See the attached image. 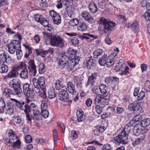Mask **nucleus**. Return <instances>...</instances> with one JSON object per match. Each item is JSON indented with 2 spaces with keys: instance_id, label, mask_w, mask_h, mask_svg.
I'll use <instances>...</instances> for the list:
<instances>
[{
  "instance_id": "obj_31",
  "label": "nucleus",
  "mask_w": 150,
  "mask_h": 150,
  "mask_svg": "<svg viewBox=\"0 0 150 150\" xmlns=\"http://www.w3.org/2000/svg\"><path fill=\"white\" fill-rule=\"evenodd\" d=\"M8 63L7 56L5 53H2L0 55V64Z\"/></svg>"
},
{
  "instance_id": "obj_57",
  "label": "nucleus",
  "mask_w": 150,
  "mask_h": 150,
  "mask_svg": "<svg viewBox=\"0 0 150 150\" xmlns=\"http://www.w3.org/2000/svg\"><path fill=\"white\" fill-rule=\"evenodd\" d=\"M41 115H42L45 118H47V117L49 115V112L48 111L46 110H41Z\"/></svg>"
},
{
  "instance_id": "obj_33",
  "label": "nucleus",
  "mask_w": 150,
  "mask_h": 150,
  "mask_svg": "<svg viewBox=\"0 0 150 150\" xmlns=\"http://www.w3.org/2000/svg\"><path fill=\"white\" fill-rule=\"evenodd\" d=\"M86 66L87 68L91 69V67H94L96 65L95 61H94L91 58L86 62Z\"/></svg>"
},
{
  "instance_id": "obj_48",
  "label": "nucleus",
  "mask_w": 150,
  "mask_h": 150,
  "mask_svg": "<svg viewBox=\"0 0 150 150\" xmlns=\"http://www.w3.org/2000/svg\"><path fill=\"white\" fill-rule=\"evenodd\" d=\"M122 63V64L120 65L121 67H120V68H119L117 67V66H116V67L117 69V71H118V70H119L120 71H123L124 69H125V66L124 64V62L123 61L122 59H120L118 62V64H119L120 63Z\"/></svg>"
},
{
  "instance_id": "obj_49",
  "label": "nucleus",
  "mask_w": 150,
  "mask_h": 150,
  "mask_svg": "<svg viewBox=\"0 0 150 150\" xmlns=\"http://www.w3.org/2000/svg\"><path fill=\"white\" fill-rule=\"evenodd\" d=\"M14 67H16L17 68V70L18 71L20 69H24L26 68V64L23 62H20L18 65Z\"/></svg>"
},
{
  "instance_id": "obj_41",
  "label": "nucleus",
  "mask_w": 150,
  "mask_h": 150,
  "mask_svg": "<svg viewBox=\"0 0 150 150\" xmlns=\"http://www.w3.org/2000/svg\"><path fill=\"white\" fill-rule=\"evenodd\" d=\"M79 22V20L77 18H75L70 20L69 22V23L70 25L74 26L78 25Z\"/></svg>"
},
{
  "instance_id": "obj_50",
  "label": "nucleus",
  "mask_w": 150,
  "mask_h": 150,
  "mask_svg": "<svg viewBox=\"0 0 150 150\" xmlns=\"http://www.w3.org/2000/svg\"><path fill=\"white\" fill-rule=\"evenodd\" d=\"M21 142L19 139H17L16 142H14L13 145V148L16 149H20L21 147Z\"/></svg>"
},
{
  "instance_id": "obj_61",
  "label": "nucleus",
  "mask_w": 150,
  "mask_h": 150,
  "mask_svg": "<svg viewBox=\"0 0 150 150\" xmlns=\"http://www.w3.org/2000/svg\"><path fill=\"white\" fill-rule=\"evenodd\" d=\"M34 87L33 90V93L35 91L36 93H38L40 91V88L41 89V87L39 85H37V86L34 85Z\"/></svg>"
},
{
  "instance_id": "obj_32",
  "label": "nucleus",
  "mask_w": 150,
  "mask_h": 150,
  "mask_svg": "<svg viewBox=\"0 0 150 150\" xmlns=\"http://www.w3.org/2000/svg\"><path fill=\"white\" fill-rule=\"evenodd\" d=\"M25 111H31L32 110L36 108V106L34 103H31L30 105L28 104H26L25 105Z\"/></svg>"
},
{
  "instance_id": "obj_12",
  "label": "nucleus",
  "mask_w": 150,
  "mask_h": 150,
  "mask_svg": "<svg viewBox=\"0 0 150 150\" xmlns=\"http://www.w3.org/2000/svg\"><path fill=\"white\" fill-rule=\"evenodd\" d=\"M76 52L77 51L76 50L70 48L67 50L66 53L67 54V57H69L68 58H69L70 59H76V57L79 58V57L77 55V54Z\"/></svg>"
},
{
  "instance_id": "obj_55",
  "label": "nucleus",
  "mask_w": 150,
  "mask_h": 150,
  "mask_svg": "<svg viewBox=\"0 0 150 150\" xmlns=\"http://www.w3.org/2000/svg\"><path fill=\"white\" fill-rule=\"evenodd\" d=\"M43 18L42 16L39 14H36L34 16L35 20L40 23V21H41Z\"/></svg>"
},
{
  "instance_id": "obj_24",
  "label": "nucleus",
  "mask_w": 150,
  "mask_h": 150,
  "mask_svg": "<svg viewBox=\"0 0 150 150\" xmlns=\"http://www.w3.org/2000/svg\"><path fill=\"white\" fill-rule=\"evenodd\" d=\"M20 83V81L19 79H14L10 81L9 85L11 87L13 88L21 86Z\"/></svg>"
},
{
  "instance_id": "obj_23",
  "label": "nucleus",
  "mask_w": 150,
  "mask_h": 150,
  "mask_svg": "<svg viewBox=\"0 0 150 150\" xmlns=\"http://www.w3.org/2000/svg\"><path fill=\"white\" fill-rule=\"evenodd\" d=\"M67 89L69 92L73 95H75L76 93L74 86L71 82H69L67 83Z\"/></svg>"
},
{
  "instance_id": "obj_22",
  "label": "nucleus",
  "mask_w": 150,
  "mask_h": 150,
  "mask_svg": "<svg viewBox=\"0 0 150 150\" xmlns=\"http://www.w3.org/2000/svg\"><path fill=\"white\" fill-rule=\"evenodd\" d=\"M18 74V73L17 71L16 67H13L12 70L6 76V77L8 78H13L16 77Z\"/></svg>"
},
{
  "instance_id": "obj_63",
  "label": "nucleus",
  "mask_w": 150,
  "mask_h": 150,
  "mask_svg": "<svg viewBox=\"0 0 150 150\" xmlns=\"http://www.w3.org/2000/svg\"><path fill=\"white\" fill-rule=\"evenodd\" d=\"M79 42V40L77 38H75L71 40V43L74 46H78Z\"/></svg>"
},
{
  "instance_id": "obj_35",
  "label": "nucleus",
  "mask_w": 150,
  "mask_h": 150,
  "mask_svg": "<svg viewBox=\"0 0 150 150\" xmlns=\"http://www.w3.org/2000/svg\"><path fill=\"white\" fill-rule=\"evenodd\" d=\"M76 115L77 117V121L79 122H81L83 121L85 119L83 117V112L80 111H77Z\"/></svg>"
},
{
  "instance_id": "obj_42",
  "label": "nucleus",
  "mask_w": 150,
  "mask_h": 150,
  "mask_svg": "<svg viewBox=\"0 0 150 150\" xmlns=\"http://www.w3.org/2000/svg\"><path fill=\"white\" fill-rule=\"evenodd\" d=\"M48 97L50 99H52L56 96V94L54 89L50 90L48 91Z\"/></svg>"
},
{
  "instance_id": "obj_56",
  "label": "nucleus",
  "mask_w": 150,
  "mask_h": 150,
  "mask_svg": "<svg viewBox=\"0 0 150 150\" xmlns=\"http://www.w3.org/2000/svg\"><path fill=\"white\" fill-rule=\"evenodd\" d=\"M4 94L6 95L9 94L13 95V91L9 88H6L5 89Z\"/></svg>"
},
{
  "instance_id": "obj_1",
  "label": "nucleus",
  "mask_w": 150,
  "mask_h": 150,
  "mask_svg": "<svg viewBox=\"0 0 150 150\" xmlns=\"http://www.w3.org/2000/svg\"><path fill=\"white\" fill-rule=\"evenodd\" d=\"M43 38L47 45L63 48L64 46V41L59 36L52 35L51 34L43 32Z\"/></svg>"
},
{
  "instance_id": "obj_59",
  "label": "nucleus",
  "mask_w": 150,
  "mask_h": 150,
  "mask_svg": "<svg viewBox=\"0 0 150 150\" xmlns=\"http://www.w3.org/2000/svg\"><path fill=\"white\" fill-rule=\"evenodd\" d=\"M50 15L52 18V19L56 17L57 14H59L58 13L55 11L54 10H52L49 12Z\"/></svg>"
},
{
  "instance_id": "obj_19",
  "label": "nucleus",
  "mask_w": 150,
  "mask_h": 150,
  "mask_svg": "<svg viewBox=\"0 0 150 150\" xmlns=\"http://www.w3.org/2000/svg\"><path fill=\"white\" fill-rule=\"evenodd\" d=\"M69 59L68 57L66 56L62 55L59 60V65L61 66V68H65L67 64H68L67 63V60Z\"/></svg>"
},
{
  "instance_id": "obj_30",
  "label": "nucleus",
  "mask_w": 150,
  "mask_h": 150,
  "mask_svg": "<svg viewBox=\"0 0 150 150\" xmlns=\"http://www.w3.org/2000/svg\"><path fill=\"white\" fill-rule=\"evenodd\" d=\"M89 10L93 13H95L98 11L97 6L95 3L92 2L89 5Z\"/></svg>"
},
{
  "instance_id": "obj_25",
  "label": "nucleus",
  "mask_w": 150,
  "mask_h": 150,
  "mask_svg": "<svg viewBox=\"0 0 150 150\" xmlns=\"http://www.w3.org/2000/svg\"><path fill=\"white\" fill-rule=\"evenodd\" d=\"M31 112H33V117L37 120H41V116L40 112L37 108H35L32 110Z\"/></svg>"
},
{
  "instance_id": "obj_52",
  "label": "nucleus",
  "mask_w": 150,
  "mask_h": 150,
  "mask_svg": "<svg viewBox=\"0 0 150 150\" xmlns=\"http://www.w3.org/2000/svg\"><path fill=\"white\" fill-rule=\"evenodd\" d=\"M98 3L100 8H103L105 7L106 5L105 0H98Z\"/></svg>"
},
{
  "instance_id": "obj_44",
  "label": "nucleus",
  "mask_w": 150,
  "mask_h": 150,
  "mask_svg": "<svg viewBox=\"0 0 150 150\" xmlns=\"http://www.w3.org/2000/svg\"><path fill=\"white\" fill-rule=\"evenodd\" d=\"M55 88L57 90L60 89L61 88L63 87L62 83L59 80H57L55 83Z\"/></svg>"
},
{
  "instance_id": "obj_43",
  "label": "nucleus",
  "mask_w": 150,
  "mask_h": 150,
  "mask_svg": "<svg viewBox=\"0 0 150 150\" xmlns=\"http://www.w3.org/2000/svg\"><path fill=\"white\" fill-rule=\"evenodd\" d=\"M46 70L45 64L43 63H40L39 65V71L40 74H42L44 73Z\"/></svg>"
},
{
  "instance_id": "obj_27",
  "label": "nucleus",
  "mask_w": 150,
  "mask_h": 150,
  "mask_svg": "<svg viewBox=\"0 0 150 150\" xmlns=\"http://www.w3.org/2000/svg\"><path fill=\"white\" fill-rule=\"evenodd\" d=\"M88 25L83 22L79 23L77 26V30L81 31H84L87 29Z\"/></svg>"
},
{
  "instance_id": "obj_21",
  "label": "nucleus",
  "mask_w": 150,
  "mask_h": 150,
  "mask_svg": "<svg viewBox=\"0 0 150 150\" xmlns=\"http://www.w3.org/2000/svg\"><path fill=\"white\" fill-rule=\"evenodd\" d=\"M11 100L13 101L16 103V107L20 110L24 111L25 108V103L24 102L20 101L11 98Z\"/></svg>"
},
{
  "instance_id": "obj_39",
  "label": "nucleus",
  "mask_w": 150,
  "mask_h": 150,
  "mask_svg": "<svg viewBox=\"0 0 150 150\" xmlns=\"http://www.w3.org/2000/svg\"><path fill=\"white\" fill-rule=\"evenodd\" d=\"M5 109L7 111V113L9 115H11L13 113L14 107L13 105H8Z\"/></svg>"
},
{
  "instance_id": "obj_58",
  "label": "nucleus",
  "mask_w": 150,
  "mask_h": 150,
  "mask_svg": "<svg viewBox=\"0 0 150 150\" xmlns=\"http://www.w3.org/2000/svg\"><path fill=\"white\" fill-rule=\"evenodd\" d=\"M14 142L10 139V138L9 139H6L5 142V143L9 146H13Z\"/></svg>"
},
{
  "instance_id": "obj_13",
  "label": "nucleus",
  "mask_w": 150,
  "mask_h": 150,
  "mask_svg": "<svg viewBox=\"0 0 150 150\" xmlns=\"http://www.w3.org/2000/svg\"><path fill=\"white\" fill-rule=\"evenodd\" d=\"M58 97L59 100L62 101H67L69 96L67 91L63 89L61 90L58 93Z\"/></svg>"
},
{
  "instance_id": "obj_51",
  "label": "nucleus",
  "mask_w": 150,
  "mask_h": 150,
  "mask_svg": "<svg viewBox=\"0 0 150 150\" xmlns=\"http://www.w3.org/2000/svg\"><path fill=\"white\" fill-rule=\"evenodd\" d=\"M21 49H18L16 51V54L17 58L18 60H20L23 56L22 51Z\"/></svg>"
},
{
  "instance_id": "obj_6",
  "label": "nucleus",
  "mask_w": 150,
  "mask_h": 150,
  "mask_svg": "<svg viewBox=\"0 0 150 150\" xmlns=\"http://www.w3.org/2000/svg\"><path fill=\"white\" fill-rule=\"evenodd\" d=\"M23 91L24 93H26V96L28 98H32L34 95L33 91L30 87L29 84L27 83H23Z\"/></svg>"
},
{
  "instance_id": "obj_38",
  "label": "nucleus",
  "mask_w": 150,
  "mask_h": 150,
  "mask_svg": "<svg viewBox=\"0 0 150 150\" xmlns=\"http://www.w3.org/2000/svg\"><path fill=\"white\" fill-rule=\"evenodd\" d=\"M141 126L143 127H145L149 126L150 124V119L147 118L143 120L140 123Z\"/></svg>"
},
{
  "instance_id": "obj_16",
  "label": "nucleus",
  "mask_w": 150,
  "mask_h": 150,
  "mask_svg": "<svg viewBox=\"0 0 150 150\" xmlns=\"http://www.w3.org/2000/svg\"><path fill=\"white\" fill-rule=\"evenodd\" d=\"M106 129V127H105L103 124L100 125H98L94 127L93 132L95 135H98L100 133L103 132Z\"/></svg>"
},
{
  "instance_id": "obj_60",
  "label": "nucleus",
  "mask_w": 150,
  "mask_h": 150,
  "mask_svg": "<svg viewBox=\"0 0 150 150\" xmlns=\"http://www.w3.org/2000/svg\"><path fill=\"white\" fill-rule=\"evenodd\" d=\"M95 109L97 113L100 114L102 112L103 108L99 105H97L95 107Z\"/></svg>"
},
{
  "instance_id": "obj_40",
  "label": "nucleus",
  "mask_w": 150,
  "mask_h": 150,
  "mask_svg": "<svg viewBox=\"0 0 150 150\" xmlns=\"http://www.w3.org/2000/svg\"><path fill=\"white\" fill-rule=\"evenodd\" d=\"M52 20L54 24L57 25L59 24L61 22V17L59 14H57Z\"/></svg>"
},
{
  "instance_id": "obj_53",
  "label": "nucleus",
  "mask_w": 150,
  "mask_h": 150,
  "mask_svg": "<svg viewBox=\"0 0 150 150\" xmlns=\"http://www.w3.org/2000/svg\"><path fill=\"white\" fill-rule=\"evenodd\" d=\"M142 17H144L147 21H150V12L146 11Z\"/></svg>"
},
{
  "instance_id": "obj_14",
  "label": "nucleus",
  "mask_w": 150,
  "mask_h": 150,
  "mask_svg": "<svg viewBox=\"0 0 150 150\" xmlns=\"http://www.w3.org/2000/svg\"><path fill=\"white\" fill-rule=\"evenodd\" d=\"M81 16L85 20L90 23H92L94 22L93 18L88 12L86 11L82 12Z\"/></svg>"
},
{
  "instance_id": "obj_46",
  "label": "nucleus",
  "mask_w": 150,
  "mask_h": 150,
  "mask_svg": "<svg viewBox=\"0 0 150 150\" xmlns=\"http://www.w3.org/2000/svg\"><path fill=\"white\" fill-rule=\"evenodd\" d=\"M103 52L102 50L99 49L95 51L93 53L94 57L95 58H97V57L101 55Z\"/></svg>"
},
{
  "instance_id": "obj_5",
  "label": "nucleus",
  "mask_w": 150,
  "mask_h": 150,
  "mask_svg": "<svg viewBox=\"0 0 150 150\" xmlns=\"http://www.w3.org/2000/svg\"><path fill=\"white\" fill-rule=\"evenodd\" d=\"M128 109L131 111H133L138 113L143 112L142 108L137 102L130 104L128 106Z\"/></svg>"
},
{
  "instance_id": "obj_47",
  "label": "nucleus",
  "mask_w": 150,
  "mask_h": 150,
  "mask_svg": "<svg viewBox=\"0 0 150 150\" xmlns=\"http://www.w3.org/2000/svg\"><path fill=\"white\" fill-rule=\"evenodd\" d=\"M141 129L137 127H134L133 129V132L135 136H138L141 134Z\"/></svg>"
},
{
  "instance_id": "obj_28",
  "label": "nucleus",
  "mask_w": 150,
  "mask_h": 150,
  "mask_svg": "<svg viewBox=\"0 0 150 150\" xmlns=\"http://www.w3.org/2000/svg\"><path fill=\"white\" fill-rule=\"evenodd\" d=\"M28 71L26 68L23 69L20 73V76L22 79H27L28 78Z\"/></svg>"
},
{
  "instance_id": "obj_10",
  "label": "nucleus",
  "mask_w": 150,
  "mask_h": 150,
  "mask_svg": "<svg viewBox=\"0 0 150 150\" xmlns=\"http://www.w3.org/2000/svg\"><path fill=\"white\" fill-rule=\"evenodd\" d=\"M28 69L29 72L32 75L35 76L37 71L36 67L35 64L33 60H30L29 62Z\"/></svg>"
},
{
  "instance_id": "obj_15",
  "label": "nucleus",
  "mask_w": 150,
  "mask_h": 150,
  "mask_svg": "<svg viewBox=\"0 0 150 150\" xmlns=\"http://www.w3.org/2000/svg\"><path fill=\"white\" fill-rule=\"evenodd\" d=\"M139 90V88H135L133 93V95L134 96H137V99L138 100H142L145 96V92L143 91H141L139 93H138Z\"/></svg>"
},
{
  "instance_id": "obj_26",
  "label": "nucleus",
  "mask_w": 150,
  "mask_h": 150,
  "mask_svg": "<svg viewBox=\"0 0 150 150\" xmlns=\"http://www.w3.org/2000/svg\"><path fill=\"white\" fill-rule=\"evenodd\" d=\"M14 89L13 95H17L18 97H21L23 95L22 91L21 86L13 88Z\"/></svg>"
},
{
  "instance_id": "obj_36",
  "label": "nucleus",
  "mask_w": 150,
  "mask_h": 150,
  "mask_svg": "<svg viewBox=\"0 0 150 150\" xmlns=\"http://www.w3.org/2000/svg\"><path fill=\"white\" fill-rule=\"evenodd\" d=\"M6 107V105L4 99L2 98H0V110L1 113L4 112Z\"/></svg>"
},
{
  "instance_id": "obj_37",
  "label": "nucleus",
  "mask_w": 150,
  "mask_h": 150,
  "mask_svg": "<svg viewBox=\"0 0 150 150\" xmlns=\"http://www.w3.org/2000/svg\"><path fill=\"white\" fill-rule=\"evenodd\" d=\"M8 70V66L4 64H0V72L1 73L7 72Z\"/></svg>"
},
{
  "instance_id": "obj_11",
  "label": "nucleus",
  "mask_w": 150,
  "mask_h": 150,
  "mask_svg": "<svg viewBox=\"0 0 150 150\" xmlns=\"http://www.w3.org/2000/svg\"><path fill=\"white\" fill-rule=\"evenodd\" d=\"M73 0H63L62 3L64 5L66 6L67 7V11L69 16L71 17V15L73 14L74 13L72 11L71 7L69 6L70 4L73 2Z\"/></svg>"
},
{
  "instance_id": "obj_64",
  "label": "nucleus",
  "mask_w": 150,
  "mask_h": 150,
  "mask_svg": "<svg viewBox=\"0 0 150 150\" xmlns=\"http://www.w3.org/2000/svg\"><path fill=\"white\" fill-rule=\"evenodd\" d=\"M102 150H112V149L110 145L107 144L103 146Z\"/></svg>"
},
{
  "instance_id": "obj_20",
  "label": "nucleus",
  "mask_w": 150,
  "mask_h": 150,
  "mask_svg": "<svg viewBox=\"0 0 150 150\" xmlns=\"http://www.w3.org/2000/svg\"><path fill=\"white\" fill-rule=\"evenodd\" d=\"M115 57H114L112 54H111L108 57L106 63V66L108 67H110L113 65L115 61Z\"/></svg>"
},
{
  "instance_id": "obj_45",
  "label": "nucleus",
  "mask_w": 150,
  "mask_h": 150,
  "mask_svg": "<svg viewBox=\"0 0 150 150\" xmlns=\"http://www.w3.org/2000/svg\"><path fill=\"white\" fill-rule=\"evenodd\" d=\"M47 100H42L41 105V110H47L48 109L47 105Z\"/></svg>"
},
{
  "instance_id": "obj_18",
  "label": "nucleus",
  "mask_w": 150,
  "mask_h": 150,
  "mask_svg": "<svg viewBox=\"0 0 150 150\" xmlns=\"http://www.w3.org/2000/svg\"><path fill=\"white\" fill-rule=\"evenodd\" d=\"M97 76V74L96 73H92L91 76H89L88 77V80L86 84V86L90 85L92 86L96 80Z\"/></svg>"
},
{
  "instance_id": "obj_2",
  "label": "nucleus",
  "mask_w": 150,
  "mask_h": 150,
  "mask_svg": "<svg viewBox=\"0 0 150 150\" xmlns=\"http://www.w3.org/2000/svg\"><path fill=\"white\" fill-rule=\"evenodd\" d=\"M131 129V127L126 125L122 131L117 136L114 138L112 141L117 144H119L120 143L123 144H127V142L125 140L127 139L128 134Z\"/></svg>"
},
{
  "instance_id": "obj_62",
  "label": "nucleus",
  "mask_w": 150,
  "mask_h": 150,
  "mask_svg": "<svg viewBox=\"0 0 150 150\" xmlns=\"http://www.w3.org/2000/svg\"><path fill=\"white\" fill-rule=\"evenodd\" d=\"M40 22V23L44 26H46L48 25V21L44 18H43Z\"/></svg>"
},
{
  "instance_id": "obj_3",
  "label": "nucleus",
  "mask_w": 150,
  "mask_h": 150,
  "mask_svg": "<svg viewBox=\"0 0 150 150\" xmlns=\"http://www.w3.org/2000/svg\"><path fill=\"white\" fill-rule=\"evenodd\" d=\"M100 21V24L103 25L104 27L103 32L107 33L108 35H109L112 28L115 27V23L103 17H101Z\"/></svg>"
},
{
  "instance_id": "obj_54",
  "label": "nucleus",
  "mask_w": 150,
  "mask_h": 150,
  "mask_svg": "<svg viewBox=\"0 0 150 150\" xmlns=\"http://www.w3.org/2000/svg\"><path fill=\"white\" fill-rule=\"evenodd\" d=\"M145 84V90L146 92L150 91V81L149 80L146 81Z\"/></svg>"
},
{
  "instance_id": "obj_34",
  "label": "nucleus",
  "mask_w": 150,
  "mask_h": 150,
  "mask_svg": "<svg viewBox=\"0 0 150 150\" xmlns=\"http://www.w3.org/2000/svg\"><path fill=\"white\" fill-rule=\"evenodd\" d=\"M107 55L104 54L103 56L99 60L98 62L99 64L101 66H104L105 64H106L107 60H106Z\"/></svg>"
},
{
  "instance_id": "obj_4",
  "label": "nucleus",
  "mask_w": 150,
  "mask_h": 150,
  "mask_svg": "<svg viewBox=\"0 0 150 150\" xmlns=\"http://www.w3.org/2000/svg\"><path fill=\"white\" fill-rule=\"evenodd\" d=\"M8 48L9 52L11 54H14L17 49H21L20 42L17 40H13L8 45Z\"/></svg>"
},
{
  "instance_id": "obj_9",
  "label": "nucleus",
  "mask_w": 150,
  "mask_h": 150,
  "mask_svg": "<svg viewBox=\"0 0 150 150\" xmlns=\"http://www.w3.org/2000/svg\"><path fill=\"white\" fill-rule=\"evenodd\" d=\"M77 58L74 59H70V60L67 62L68 64H67V66L65 67V68H67L68 70H73L75 66L77 64L80 60V58L78 57H76Z\"/></svg>"
},
{
  "instance_id": "obj_8",
  "label": "nucleus",
  "mask_w": 150,
  "mask_h": 150,
  "mask_svg": "<svg viewBox=\"0 0 150 150\" xmlns=\"http://www.w3.org/2000/svg\"><path fill=\"white\" fill-rule=\"evenodd\" d=\"M142 119V117L141 115H137L134 117L127 125L132 129L133 127H135L138 124Z\"/></svg>"
},
{
  "instance_id": "obj_17",
  "label": "nucleus",
  "mask_w": 150,
  "mask_h": 150,
  "mask_svg": "<svg viewBox=\"0 0 150 150\" xmlns=\"http://www.w3.org/2000/svg\"><path fill=\"white\" fill-rule=\"evenodd\" d=\"M109 99V96H106L99 95L96 97L95 99V101H97L98 103L102 105L105 104L106 102V100Z\"/></svg>"
},
{
  "instance_id": "obj_29",
  "label": "nucleus",
  "mask_w": 150,
  "mask_h": 150,
  "mask_svg": "<svg viewBox=\"0 0 150 150\" xmlns=\"http://www.w3.org/2000/svg\"><path fill=\"white\" fill-rule=\"evenodd\" d=\"M146 137V135L145 134H141L140 137L137 139L135 141L133 142L132 144L134 145L139 144L140 142H141L144 140Z\"/></svg>"
},
{
  "instance_id": "obj_7",
  "label": "nucleus",
  "mask_w": 150,
  "mask_h": 150,
  "mask_svg": "<svg viewBox=\"0 0 150 150\" xmlns=\"http://www.w3.org/2000/svg\"><path fill=\"white\" fill-rule=\"evenodd\" d=\"M45 79L43 77H40L38 79L34 78L33 79V85L37 86V85L41 87V89L44 91L45 88Z\"/></svg>"
}]
</instances>
